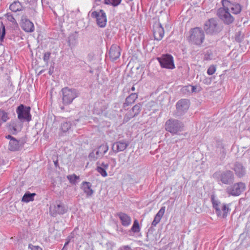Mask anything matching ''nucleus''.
I'll use <instances>...</instances> for the list:
<instances>
[{
    "label": "nucleus",
    "mask_w": 250,
    "mask_h": 250,
    "mask_svg": "<svg viewBox=\"0 0 250 250\" xmlns=\"http://www.w3.org/2000/svg\"><path fill=\"white\" fill-rule=\"evenodd\" d=\"M236 175L239 177H243L246 173L244 167L240 164H236L234 167Z\"/></svg>",
    "instance_id": "obj_24"
},
{
    "label": "nucleus",
    "mask_w": 250,
    "mask_h": 250,
    "mask_svg": "<svg viewBox=\"0 0 250 250\" xmlns=\"http://www.w3.org/2000/svg\"><path fill=\"white\" fill-rule=\"evenodd\" d=\"M8 159L7 157H0V166H5L8 163Z\"/></svg>",
    "instance_id": "obj_40"
},
{
    "label": "nucleus",
    "mask_w": 250,
    "mask_h": 250,
    "mask_svg": "<svg viewBox=\"0 0 250 250\" xmlns=\"http://www.w3.org/2000/svg\"><path fill=\"white\" fill-rule=\"evenodd\" d=\"M31 13L33 15H36V13H37V11H36V10H35V9H31Z\"/></svg>",
    "instance_id": "obj_48"
},
{
    "label": "nucleus",
    "mask_w": 250,
    "mask_h": 250,
    "mask_svg": "<svg viewBox=\"0 0 250 250\" xmlns=\"http://www.w3.org/2000/svg\"><path fill=\"white\" fill-rule=\"evenodd\" d=\"M122 0H110V5L113 6H117L119 5Z\"/></svg>",
    "instance_id": "obj_42"
},
{
    "label": "nucleus",
    "mask_w": 250,
    "mask_h": 250,
    "mask_svg": "<svg viewBox=\"0 0 250 250\" xmlns=\"http://www.w3.org/2000/svg\"><path fill=\"white\" fill-rule=\"evenodd\" d=\"M91 17L96 19L97 24L101 27H104L106 23V17L105 13L103 10H100L99 12H90Z\"/></svg>",
    "instance_id": "obj_10"
},
{
    "label": "nucleus",
    "mask_w": 250,
    "mask_h": 250,
    "mask_svg": "<svg viewBox=\"0 0 250 250\" xmlns=\"http://www.w3.org/2000/svg\"><path fill=\"white\" fill-rule=\"evenodd\" d=\"M6 138L7 139H9L10 141H11L13 140V139H15L14 137H13V136H12L10 135H8L7 136H6Z\"/></svg>",
    "instance_id": "obj_46"
},
{
    "label": "nucleus",
    "mask_w": 250,
    "mask_h": 250,
    "mask_svg": "<svg viewBox=\"0 0 250 250\" xmlns=\"http://www.w3.org/2000/svg\"><path fill=\"white\" fill-rule=\"evenodd\" d=\"M118 215L123 226L128 227L130 225L131 219L128 215L124 213H120Z\"/></svg>",
    "instance_id": "obj_21"
},
{
    "label": "nucleus",
    "mask_w": 250,
    "mask_h": 250,
    "mask_svg": "<svg viewBox=\"0 0 250 250\" xmlns=\"http://www.w3.org/2000/svg\"><path fill=\"white\" fill-rule=\"evenodd\" d=\"M71 126L70 122H64L61 124V128L63 132H66L71 128Z\"/></svg>",
    "instance_id": "obj_31"
},
{
    "label": "nucleus",
    "mask_w": 250,
    "mask_h": 250,
    "mask_svg": "<svg viewBox=\"0 0 250 250\" xmlns=\"http://www.w3.org/2000/svg\"><path fill=\"white\" fill-rule=\"evenodd\" d=\"M36 195V194L35 193H31L29 192H27L23 196L21 201L25 203L33 201Z\"/></svg>",
    "instance_id": "obj_27"
},
{
    "label": "nucleus",
    "mask_w": 250,
    "mask_h": 250,
    "mask_svg": "<svg viewBox=\"0 0 250 250\" xmlns=\"http://www.w3.org/2000/svg\"><path fill=\"white\" fill-rule=\"evenodd\" d=\"M51 54V52H46L43 54V60L44 62H45L46 64H48Z\"/></svg>",
    "instance_id": "obj_36"
},
{
    "label": "nucleus",
    "mask_w": 250,
    "mask_h": 250,
    "mask_svg": "<svg viewBox=\"0 0 250 250\" xmlns=\"http://www.w3.org/2000/svg\"><path fill=\"white\" fill-rule=\"evenodd\" d=\"M53 162H54V165L56 167H59L58 160L57 159L54 160Z\"/></svg>",
    "instance_id": "obj_47"
},
{
    "label": "nucleus",
    "mask_w": 250,
    "mask_h": 250,
    "mask_svg": "<svg viewBox=\"0 0 250 250\" xmlns=\"http://www.w3.org/2000/svg\"><path fill=\"white\" fill-rule=\"evenodd\" d=\"M66 211L67 209L64 204L59 201H56L55 204L51 205L49 208V213L53 217H56L58 214H63Z\"/></svg>",
    "instance_id": "obj_7"
},
{
    "label": "nucleus",
    "mask_w": 250,
    "mask_h": 250,
    "mask_svg": "<svg viewBox=\"0 0 250 250\" xmlns=\"http://www.w3.org/2000/svg\"><path fill=\"white\" fill-rule=\"evenodd\" d=\"M121 55L120 47L116 44L112 45L110 47V60H115L119 58Z\"/></svg>",
    "instance_id": "obj_20"
},
{
    "label": "nucleus",
    "mask_w": 250,
    "mask_h": 250,
    "mask_svg": "<svg viewBox=\"0 0 250 250\" xmlns=\"http://www.w3.org/2000/svg\"><path fill=\"white\" fill-rule=\"evenodd\" d=\"M205 59L206 60H211L212 57L211 56V53L208 52L205 55Z\"/></svg>",
    "instance_id": "obj_44"
},
{
    "label": "nucleus",
    "mask_w": 250,
    "mask_h": 250,
    "mask_svg": "<svg viewBox=\"0 0 250 250\" xmlns=\"http://www.w3.org/2000/svg\"><path fill=\"white\" fill-rule=\"evenodd\" d=\"M108 167V165H106V166H105V167Z\"/></svg>",
    "instance_id": "obj_60"
},
{
    "label": "nucleus",
    "mask_w": 250,
    "mask_h": 250,
    "mask_svg": "<svg viewBox=\"0 0 250 250\" xmlns=\"http://www.w3.org/2000/svg\"><path fill=\"white\" fill-rule=\"evenodd\" d=\"M105 35L106 36V37L108 39V35H109L108 33V32H105Z\"/></svg>",
    "instance_id": "obj_53"
},
{
    "label": "nucleus",
    "mask_w": 250,
    "mask_h": 250,
    "mask_svg": "<svg viewBox=\"0 0 250 250\" xmlns=\"http://www.w3.org/2000/svg\"><path fill=\"white\" fill-rule=\"evenodd\" d=\"M69 240L65 242V244H64V246L65 247H66V246L67 245H68V244H69Z\"/></svg>",
    "instance_id": "obj_52"
},
{
    "label": "nucleus",
    "mask_w": 250,
    "mask_h": 250,
    "mask_svg": "<svg viewBox=\"0 0 250 250\" xmlns=\"http://www.w3.org/2000/svg\"><path fill=\"white\" fill-rule=\"evenodd\" d=\"M138 98V95L134 93L131 94L125 99V102L124 103V106H127L130 104H133Z\"/></svg>",
    "instance_id": "obj_28"
},
{
    "label": "nucleus",
    "mask_w": 250,
    "mask_h": 250,
    "mask_svg": "<svg viewBox=\"0 0 250 250\" xmlns=\"http://www.w3.org/2000/svg\"><path fill=\"white\" fill-rule=\"evenodd\" d=\"M7 19L9 21L14 24L17 23L16 20L15 19L14 17L11 14H9V13L7 14Z\"/></svg>",
    "instance_id": "obj_43"
},
{
    "label": "nucleus",
    "mask_w": 250,
    "mask_h": 250,
    "mask_svg": "<svg viewBox=\"0 0 250 250\" xmlns=\"http://www.w3.org/2000/svg\"><path fill=\"white\" fill-rule=\"evenodd\" d=\"M157 59L162 67L171 69L175 68L173 58L171 55H163Z\"/></svg>",
    "instance_id": "obj_8"
},
{
    "label": "nucleus",
    "mask_w": 250,
    "mask_h": 250,
    "mask_svg": "<svg viewBox=\"0 0 250 250\" xmlns=\"http://www.w3.org/2000/svg\"><path fill=\"white\" fill-rule=\"evenodd\" d=\"M77 37L76 34H72L68 37V44L69 46H74L76 43Z\"/></svg>",
    "instance_id": "obj_29"
},
{
    "label": "nucleus",
    "mask_w": 250,
    "mask_h": 250,
    "mask_svg": "<svg viewBox=\"0 0 250 250\" xmlns=\"http://www.w3.org/2000/svg\"><path fill=\"white\" fill-rule=\"evenodd\" d=\"M31 108L30 106H26L21 104L16 109V112L18 114V118L21 122H29L31 120V115L30 114Z\"/></svg>",
    "instance_id": "obj_5"
},
{
    "label": "nucleus",
    "mask_w": 250,
    "mask_h": 250,
    "mask_svg": "<svg viewBox=\"0 0 250 250\" xmlns=\"http://www.w3.org/2000/svg\"><path fill=\"white\" fill-rule=\"evenodd\" d=\"M22 6L20 2L19 1H14L10 5V9L14 12L20 11L22 10Z\"/></svg>",
    "instance_id": "obj_26"
},
{
    "label": "nucleus",
    "mask_w": 250,
    "mask_h": 250,
    "mask_svg": "<svg viewBox=\"0 0 250 250\" xmlns=\"http://www.w3.org/2000/svg\"><path fill=\"white\" fill-rule=\"evenodd\" d=\"M21 27L26 32H32L34 30L33 22L28 20L25 16H22L21 17Z\"/></svg>",
    "instance_id": "obj_15"
},
{
    "label": "nucleus",
    "mask_w": 250,
    "mask_h": 250,
    "mask_svg": "<svg viewBox=\"0 0 250 250\" xmlns=\"http://www.w3.org/2000/svg\"><path fill=\"white\" fill-rule=\"evenodd\" d=\"M141 110V105L140 104H137L134 105L131 109V112H133V114L131 115V116H135L138 115Z\"/></svg>",
    "instance_id": "obj_30"
},
{
    "label": "nucleus",
    "mask_w": 250,
    "mask_h": 250,
    "mask_svg": "<svg viewBox=\"0 0 250 250\" xmlns=\"http://www.w3.org/2000/svg\"><path fill=\"white\" fill-rule=\"evenodd\" d=\"M62 250H66V249H65V247L64 246L63 247Z\"/></svg>",
    "instance_id": "obj_58"
},
{
    "label": "nucleus",
    "mask_w": 250,
    "mask_h": 250,
    "mask_svg": "<svg viewBox=\"0 0 250 250\" xmlns=\"http://www.w3.org/2000/svg\"><path fill=\"white\" fill-rule=\"evenodd\" d=\"M127 146V144L124 142H118L112 146V149L114 151H121L125 150Z\"/></svg>",
    "instance_id": "obj_25"
},
{
    "label": "nucleus",
    "mask_w": 250,
    "mask_h": 250,
    "mask_svg": "<svg viewBox=\"0 0 250 250\" xmlns=\"http://www.w3.org/2000/svg\"><path fill=\"white\" fill-rule=\"evenodd\" d=\"M218 175H219V174H218V173H216L215 174V176L216 177H217Z\"/></svg>",
    "instance_id": "obj_57"
},
{
    "label": "nucleus",
    "mask_w": 250,
    "mask_h": 250,
    "mask_svg": "<svg viewBox=\"0 0 250 250\" xmlns=\"http://www.w3.org/2000/svg\"><path fill=\"white\" fill-rule=\"evenodd\" d=\"M245 188V184L244 183L239 182L234 184L232 186L229 187L226 190L229 195L237 196L240 195Z\"/></svg>",
    "instance_id": "obj_9"
},
{
    "label": "nucleus",
    "mask_w": 250,
    "mask_h": 250,
    "mask_svg": "<svg viewBox=\"0 0 250 250\" xmlns=\"http://www.w3.org/2000/svg\"><path fill=\"white\" fill-rule=\"evenodd\" d=\"M165 212V207H162L155 215L153 221L152 222V225L156 226L160 222Z\"/></svg>",
    "instance_id": "obj_23"
},
{
    "label": "nucleus",
    "mask_w": 250,
    "mask_h": 250,
    "mask_svg": "<svg viewBox=\"0 0 250 250\" xmlns=\"http://www.w3.org/2000/svg\"><path fill=\"white\" fill-rule=\"evenodd\" d=\"M221 3L222 6L226 8L227 10H230L232 13L235 15H237L242 11V6L238 3H232L228 0H222Z\"/></svg>",
    "instance_id": "obj_12"
},
{
    "label": "nucleus",
    "mask_w": 250,
    "mask_h": 250,
    "mask_svg": "<svg viewBox=\"0 0 250 250\" xmlns=\"http://www.w3.org/2000/svg\"><path fill=\"white\" fill-rule=\"evenodd\" d=\"M216 71V67L214 65H211L207 70V73L209 75H213Z\"/></svg>",
    "instance_id": "obj_39"
},
{
    "label": "nucleus",
    "mask_w": 250,
    "mask_h": 250,
    "mask_svg": "<svg viewBox=\"0 0 250 250\" xmlns=\"http://www.w3.org/2000/svg\"><path fill=\"white\" fill-rule=\"evenodd\" d=\"M34 2H37L38 0H31Z\"/></svg>",
    "instance_id": "obj_56"
},
{
    "label": "nucleus",
    "mask_w": 250,
    "mask_h": 250,
    "mask_svg": "<svg viewBox=\"0 0 250 250\" xmlns=\"http://www.w3.org/2000/svg\"><path fill=\"white\" fill-rule=\"evenodd\" d=\"M190 33L188 40L190 42L197 45H200L203 43L205 39V34L201 28H194L190 30Z\"/></svg>",
    "instance_id": "obj_4"
},
{
    "label": "nucleus",
    "mask_w": 250,
    "mask_h": 250,
    "mask_svg": "<svg viewBox=\"0 0 250 250\" xmlns=\"http://www.w3.org/2000/svg\"><path fill=\"white\" fill-rule=\"evenodd\" d=\"M91 187V185L90 183L88 182H83L82 183V188L86 194L87 197L91 196L93 194L94 191Z\"/></svg>",
    "instance_id": "obj_22"
},
{
    "label": "nucleus",
    "mask_w": 250,
    "mask_h": 250,
    "mask_svg": "<svg viewBox=\"0 0 250 250\" xmlns=\"http://www.w3.org/2000/svg\"><path fill=\"white\" fill-rule=\"evenodd\" d=\"M108 149V146L106 145H102L96 149H94L92 152L89 153L88 156H95V155H103Z\"/></svg>",
    "instance_id": "obj_19"
},
{
    "label": "nucleus",
    "mask_w": 250,
    "mask_h": 250,
    "mask_svg": "<svg viewBox=\"0 0 250 250\" xmlns=\"http://www.w3.org/2000/svg\"><path fill=\"white\" fill-rule=\"evenodd\" d=\"M131 230L134 233H137L140 231V227L139 226V222L137 220L134 221L133 225L131 228Z\"/></svg>",
    "instance_id": "obj_32"
},
{
    "label": "nucleus",
    "mask_w": 250,
    "mask_h": 250,
    "mask_svg": "<svg viewBox=\"0 0 250 250\" xmlns=\"http://www.w3.org/2000/svg\"><path fill=\"white\" fill-rule=\"evenodd\" d=\"M107 54H108L109 55V52H107L106 53V57L107 58Z\"/></svg>",
    "instance_id": "obj_55"
},
{
    "label": "nucleus",
    "mask_w": 250,
    "mask_h": 250,
    "mask_svg": "<svg viewBox=\"0 0 250 250\" xmlns=\"http://www.w3.org/2000/svg\"><path fill=\"white\" fill-rule=\"evenodd\" d=\"M196 88L195 86H192V87H191V91L192 92H194L195 91V90H196Z\"/></svg>",
    "instance_id": "obj_49"
},
{
    "label": "nucleus",
    "mask_w": 250,
    "mask_h": 250,
    "mask_svg": "<svg viewBox=\"0 0 250 250\" xmlns=\"http://www.w3.org/2000/svg\"><path fill=\"white\" fill-rule=\"evenodd\" d=\"M1 28L2 30L0 32V41L1 42L3 41L6 34L5 26L2 22H1Z\"/></svg>",
    "instance_id": "obj_35"
},
{
    "label": "nucleus",
    "mask_w": 250,
    "mask_h": 250,
    "mask_svg": "<svg viewBox=\"0 0 250 250\" xmlns=\"http://www.w3.org/2000/svg\"><path fill=\"white\" fill-rule=\"evenodd\" d=\"M25 142L24 140L18 141L16 139L9 142V149L11 151H17L22 148Z\"/></svg>",
    "instance_id": "obj_17"
},
{
    "label": "nucleus",
    "mask_w": 250,
    "mask_h": 250,
    "mask_svg": "<svg viewBox=\"0 0 250 250\" xmlns=\"http://www.w3.org/2000/svg\"><path fill=\"white\" fill-rule=\"evenodd\" d=\"M28 248L30 250H42V248L38 246H34L32 244H29Z\"/></svg>",
    "instance_id": "obj_41"
},
{
    "label": "nucleus",
    "mask_w": 250,
    "mask_h": 250,
    "mask_svg": "<svg viewBox=\"0 0 250 250\" xmlns=\"http://www.w3.org/2000/svg\"><path fill=\"white\" fill-rule=\"evenodd\" d=\"M96 1H100V0H95Z\"/></svg>",
    "instance_id": "obj_61"
},
{
    "label": "nucleus",
    "mask_w": 250,
    "mask_h": 250,
    "mask_svg": "<svg viewBox=\"0 0 250 250\" xmlns=\"http://www.w3.org/2000/svg\"><path fill=\"white\" fill-rule=\"evenodd\" d=\"M104 3L106 4H109V0H104Z\"/></svg>",
    "instance_id": "obj_50"
},
{
    "label": "nucleus",
    "mask_w": 250,
    "mask_h": 250,
    "mask_svg": "<svg viewBox=\"0 0 250 250\" xmlns=\"http://www.w3.org/2000/svg\"><path fill=\"white\" fill-rule=\"evenodd\" d=\"M219 178L222 183L229 185L233 182L234 175L232 171L228 170L220 174Z\"/></svg>",
    "instance_id": "obj_14"
},
{
    "label": "nucleus",
    "mask_w": 250,
    "mask_h": 250,
    "mask_svg": "<svg viewBox=\"0 0 250 250\" xmlns=\"http://www.w3.org/2000/svg\"><path fill=\"white\" fill-rule=\"evenodd\" d=\"M21 124L19 121H11L8 126L9 129L13 134H16L21 131Z\"/></svg>",
    "instance_id": "obj_18"
},
{
    "label": "nucleus",
    "mask_w": 250,
    "mask_h": 250,
    "mask_svg": "<svg viewBox=\"0 0 250 250\" xmlns=\"http://www.w3.org/2000/svg\"><path fill=\"white\" fill-rule=\"evenodd\" d=\"M61 108L62 109H64V107H63V106L61 107Z\"/></svg>",
    "instance_id": "obj_59"
},
{
    "label": "nucleus",
    "mask_w": 250,
    "mask_h": 250,
    "mask_svg": "<svg viewBox=\"0 0 250 250\" xmlns=\"http://www.w3.org/2000/svg\"><path fill=\"white\" fill-rule=\"evenodd\" d=\"M97 171L100 173L103 176L105 177L107 176V173L104 168L101 167H97L96 168Z\"/></svg>",
    "instance_id": "obj_38"
},
{
    "label": "nucleus",
    "mask_w": 250,
    "mask_h": 250,
    "mask_svg": "<svg viewBox=\"0 0 250 250\" xmlns=\"http://www.w3.org/2000/svg\"><path fill=\"white\" fill-rule=\"evenodd\" d=\"M133 114V112H131V110H129L126 114L124 118V122H128L131 118L134 116H131V115Z\"/></svg>",
    "instance_id": "obj_37"
},
{
    "label": "nucleus",
    "mask_w": 250,
    "mask_h": 250,
    "mask_svg": "<svg viewBox=\"0 0 250 250\" xmlns=\"http://www.w3.org/2000/svg\"><path fill=\"white\" fill-rule=\"evenodd\" d=\"M67 179L69 181L70 183L72 184H75L76 181L80 179L79 176H77L75 174L72 175H68L67 176Z\"/></svg>",
    "instance_id": "obj_33"
},
{
    "label": "nucleus",
    "mask_w": 250,
    "mask_h": 250,
    "mask_svg": "<svg viewBox=\"0 0 250 250\" xmlns=\"http://www.w3.org/2000/svg\"><path fill=\"white\" fill-rule=\"evenodd\" d=\"M226 9L225 7L222 6V7L218 9L217 15L224 24L229 25L234 22V18L229 13V11Z\"/></svg>",
    "instance_id": "obj_6"
},
{
    "label": "nucleus",
    "mask_w": 250,
    "mask_h": 250,
    "mask_svg": "<svg viewBox=\"0 0 250 250\" xmlns=\"http://www.w3.org/2000/svg\"><path fill=\"white\" fill-rule=\"evenodd\" d=\"M0 119L3 122H6L9 119L7 112L2 109H0Z\"/></svg>",
    "instance_id": "obj_34"
},
{
    "label": "nucleus",
    "mask_w": 250,
    "mask_h": 250,
    "mask_svg": "<svg viewBox=\"0 0 250 250\" xmlns=\"http://www.w3.org/2000/svg\"><path fill=\"white\" fill-rule=\"evenodd\" d=\"M121 250H130V247L128 246H124L121 247Z\"/></svg>",
    "instance_id": "obj_45"
},
{
    "label": "nucleus",
    "mask_w": 250,
    "mask_h": 250,
    "mask_svg": "<svg viewBox=\"0 0 250 250\" xmlns=\"http://www.w3.org/2000/svg\"><path fill=\"white\" fill-rule=\"evenodd\" d=\"M135 89V88L134 87V86H133L132 87H131V90L132 91H134Z\"/></svg>",
    "instance_id": "obj_54"
},
{
    "label": "nucleus",
    "mask_w": 250,
    "mask_h": 250,
    "mask_svg": "<svg viewBox=\"0 0 250 250\" xmlns=\"http://www.w3.org/2000/svg\"><path fill=\"white\" fill-rule=\"evenodd\" d=\"M48 73L49 75H51L53 73V70H51V68L49 69Z\"/></svg>",
    "instance_id": "obj_51"
},
{
    "label": "nucleus",
    "mask_w": 250,
    "mask_h": 250,
    "mask_svg": "<svg viewBox=\"0 0 250 250\" xmlns=\"http://www.w3.org/2000/svg\"><path fill=\"white\" fill-rule=\"evenodd\" d=\"M210 198L212 207L217 216L223 218L226 217L230 210L229 205L222 203L214 194L211 195Z\"/></svg>",
    "instance_id": "obj_1"
},
{
    "label": "nucleus",
    "mask_w": 250,
    "mask_h": 250,
    "mask_svg": "<svg viewBox=\"0 0 250 250\" xmlns=\"http://www.w3.org/2000/svg\"><path fill=\"white\" fill-rule=\"evenodd\" d=\"M204 30L207 34H213L219 31L217 20L210 19L207 21L204 25Z\"/></svg>",
    "instance_id": "obj_11"
},
{
    "label": "nucleus",
    "mask_w": 250,
    "mask_h": 250,
    "mask_svg": "<svg viewBox=\"0 0 250 250\" xmlns=\"http://www.w3.org/2000/svg\"><path fill=\"white\" fill-rule=\"evenodd\" d=\"M184 125L180 121L170 119L165 123V129L172 134H177L183 130Z\"/></svg>",
    "instance_id": "obj_2"
},
{
    "label": "nucleus",
    "mask_w": 250,
    "mask_h": 250,
    "mask_svg": "<svg viewBox=\"0 0 250 250\" xmlns=\"http://www.w3.org/2000/svg\"><path fill=\"white\" fill-rule=\"evenodd\" d=\"M62 94V103L64 105H69L77 97L79 93L75 89L69 88L68 87L63 88L61 90Z\"/></svg>",
    "instance_id": "obj_3"
},
{
    "label": "nucleus",
    "mask_w": 250,
    "mask_h": 250,
    "mask_svg": "<svg viewBox=\"0 0 250 250\" xmlns=\"http://www.w3.org/2000/svg\"><path fill=\"white\" fill-rule=\"evenodd\" d=\"M190 102L186 99H181L176 103V110L178 116H181L186 113L189 108Z\"/></svg>",
    "instance_id": "obj_13"
},
{
    "label": "nucleus",
    "mask_w": 250,
    "mask_h": 250,
    "mask_svg": "<svg viewBox=\"0 0 250 250\" xmlns=\"http://www.w3.org/2000/svg\"><path fill=\"white\" fill-rule=\"evenodd\" d=\"M153 35L155 40L160 41L164 35V29L161 24L159 22H156L153 25Z\"/></svg>",
    "instance_id": "obj_16"
}]
</instances>
